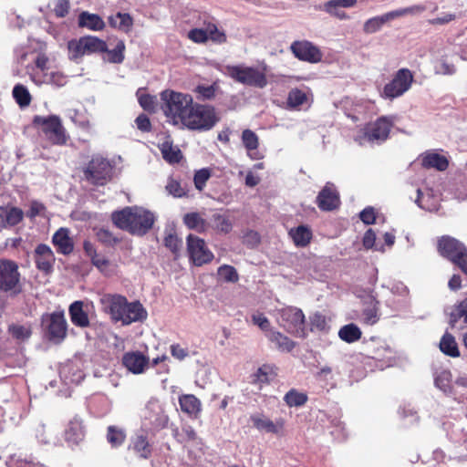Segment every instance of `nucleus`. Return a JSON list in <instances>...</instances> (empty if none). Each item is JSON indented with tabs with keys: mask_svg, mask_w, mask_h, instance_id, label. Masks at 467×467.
Returning <instances> with one entry per match:
<instances>
[{
	"mask_svg": "<svg viewBox=\"0 0 467 467\" xmlns=\"http://www.w3.org/2000/svg\"><path fill=\"white\" fill-rule=\"evenodd\" d=\"M99 303L102 312L114 324L119 323L126 327L133 323H143L148 317L146 308L139 300L129 302L124 296L119 294H105Z\"/></svg>",
	"mask_w": 467,
	"mask_h": 467,
	"instance_id": "1",
	"label": "nucleus"
},
{
	"mask_svg": "<svg viewBox=\"0 0 467 467\" xmlns=\"http://www.w3.org/2000/svg\"><path fill=\"white\" fill-rule=\"evenodd\" d=\"M111 218L118 228L138 235L145 234L152 227L155 220L152 213L137 206L114 212Z\"/></svg>",
	"mask_w": 467,
	"mask_h": 467,
	"instance_id": "2",
	"label": "nucleus"
},
{
	"mask_svg": "<svg viewBox=\"0 0 467 467\" xmlns=\"http://www.w3.org/2000/svg\"><path fill=\"white\" fill-rule=\"evenodd\" d=\"M161 109L173 125H183L188 112L193 103L192 97L188 94L166 89L161 93Z\"/></svg>",
	"mask_w": 467,
	"mask_h": 467,
	"instance_id": "3",
	"label": "nucleus"
},
{
	"mask_svg": "<svg viewBox=\"0 0 467 467\" xmlns=\"http://www.w3.org/2000/svg\"><path fill=\"white\" fill-rule=\"evenodd\" d=\"M140 418L142 431L152 436L165 429L169 423V416L165 411L163 402L155 397H151L146 401L140 410Z\"/></svg>",
	"mask_w": 467,
	"mask_h": 467,
	"instance_id": "4",
	"label": "nucleus"
},
{
	"mask_svg": "<svg viewBox=\"0 0 467 467\" xmlns=\"http://www.w3.org/2000/svg\"><path fill=\"white\" fill-rule=\"evenodd\" d=\"M393 124L392 117H380L358 130L354 136V140L360 146L381 144L388 140Z\"/></svg>",
	"mask_w": 467,
	"mask_h": 467,
	"instance_id": "5",
	"label": "nucleus"
},
{
	"mask_svg": "<svg viewBox=\"0 0 467 467\" xmlns=\"http://www.w3.org/2000/svg\"><path fill=\"white\" fill-rule=\"evenodd\" d=\"M217 121L213 107L192 103L182 126L191 130L206 131L213 129Z\"/></svg>",
	"mask_w": 467,
	"mask_h": 467,
	"instance_id": "6",
	"label": "nucleus"
},
{
	"mask_svg": "<svg viewBox=\"0 0 467 467\" xmlns=\"http://www.w3.org/2000/svg\"><path fill=\"white\" fill-rule=\"evenodd\" d=\"M23 290L21 275L16 262L0 259V291L16 296Z\"/></svg>",
	"mask_w": 467,
	"mask_h": 467,
	"instance_id": "7",
	"label": "nucleus"
},
{
	"mask_svg": "<svg viewBox=\"0 0 467 467\" xmlns=\"http://www.w3.org/2000/svg\"><path fill=\"white\" fill-rule=\"evenodd\" d=\"M438 251L467 275V248L457 239L444 235L438 241Z\"/></svg>",
	"mask_w": 467,
	"mask_h": 467,
	"instance_id": "8",
	"label": "nucleus"
},
{
	"mask_svg": "<svg viewBox=\"0 0 467 467\" xmlns=\"http://www.w3.org/2000/svg\"><path fill=\"white\" fill-rule=\"evenodd\" d=\"M112 170L106 158L95 155L83 170L84 179L95 185H104L110 180Z\"/></svg>",
	"mask_w": 467,
	"mask_h": 467,
	"instance_id": "9",
	"label": "nucleus"
},
{
	"mask_svg": "<svg viewBox=\"0 0 467 467\" xmlns=\"http://www.w3.org/2000/svg\"><path fill=\"white\" fill-rule=\"evenodd\" d=\"M33 122L42 126L43 133L52 144L61 146L67 143L68 136L58 116H35Z\"/></svg>",
	"mask_w": 467,
	"mask_h": 467,
	"instance_id": "10",
	"label": "nucleus"
},
{
	"mask_svg": "<svg viewBox=\"0 0 467 467\" xmlns=\"http://www.w3.org/2000/svg\"><path fill=\"white\" fill-rule=\"evenodd\" d=\"M41 326L44 336L54 343H60L67 336V324L62 312L43 315Z\"/></svg>",
	"mask_w": 467,
	"mask_h": 467,
	"instance_id": "11",
	"label": "nucleus"
},
{
	"mask_svg": "<svg viewBox=\"0 0 467 467\" xmlns=\"http://www.w3.org/2000/svg\"><path fill=\"white\" fill-rule=\"evenodd\" d=\"M226 74L235 81L246 86L263 88L267 85L265 73L255 67L228 66Z\"/></svg>",
	"mask_w": 467,
	"mask_h": 467,
	"instance_id": "12",
	"label": "nucleus"
},
{
	"mask_svg": "<svg viewBox=\"0 0 467 467\" xmlns=\"http://www.w3.org/2000/svg\"><path fill=\"white\" fill-rule=\"evenodd\" d=\"M413 78V74L410 69H399L392 79L384 86L381 97L389 100L401 97L410 88Z\"/></svg>",
	"mask_w": 467,
	"mask_h": 467,
	"instance_id": "13",
	"label": "nucleus"
},
{
	"mask_svg": "<svg viewBox=\"0 0 467 467\" xmlns=\"http://www.w3.org/2000/svg\"><path fill=\"white\" fill-rule=\"evenodd\" d=\"M277 321L288 333L305 335V315L299 308L288 306L278 311Z\"/></svg>",
	"mask_w": 467,
	"mask_h": 467,
	"instance_id": "14",
	"label": "nucleus"
},
{
	"mask_svg": "<svg viewBox=\"0 0 467 467\" xmlns=\"http://www.w3.org/2000/svg\"><path fill=\"white\" fill-rule=\"evenodd\" d=\"M186 241L190 259L195 265L201 266L213 259V254L209 250L203 239L189 234Z\"/></svg>",
	"mask_w": 467,
	"mask_h": 467,
	"instance_id": "15",
	"label": "nucleus"
},
{
	"mask_svg": "<svg viewBox=\"0 0 467 467\" xmlns=\"http://www.w3.org/2000/svg\"><path fill=\"white\" fill-rule=\"evenodd\" d=\"M290 49L294 56L302 61L317 63L322 59L319 48L306 40L293 42Z\"/></svg>",
	"mask_w": 467,
	"mask_h": 467,
	"instance_id": "16",
	"label": "nucleus"
},
{
	"mask_svg": "<svg viewBox=\"0 0 467 467\" xmlns=\"http://www.w3.org/2000/svg\"><path fill=\"white\" fill-rule=\"evenodd\" d=\"M188 37L195 43H204L209 38L219 44L226 41L225 34L219 31L216 25L211 22H209L205 27L190 30Z\"/></svg>",
	"mask_w": 467,
	"mask_h": 467,
	"instance_id": "17",
	"label": "nucleus"
},
{
	"mask_svg": "<svg viewBox=\"0 0 467 467\" xmlns=\"http://www.w3.org/2000/svg\"><path fill=\"white\" fill-rule=\"evenodd\" d=\"M254 427L259 431L279 435L282 433L285 426V420L276 419L275 421L263 413H254L250 416Z\"/></svg>",
	"mask_w": 467,
	"mask_h": 467,
	"instance_id": "18",
	"label": "nucleus"
},
{
	"mask_svg": "<svg viewBox=\"0 0 467 467\" xmlns=\"http://www.w3.org/2000/svg\"><path fill=\"white\" fill-rule=\"evenodd\" d=\"M339 202V195L335 185L327 182L317 197L318 208L322 211H332L338 207Z\"/></svg>",
	"mask_w": 467,
	"mask_h": 467,
	"instance_id": "19",
	"label": "nucleus"
},
{
	"mask_svg": "<svg viewBox=\"0 0 467 467\" xmlns=\"http://www.w3.org/2000/svg\"><path fill=\"white\" fill-rule=\"evenodd\" d=\"M59 377L65 385L69 386L80 383L83 380L85 374L78 362L67 361L61 366L59 369Z\"/></svg>",
	"mask_w": 467,
	"mask_h": 467,
	"instance_id": "20",
	"label": "nucleus"
},
{
	"mask_svg": "<svg viewBox=\"0 0 467 467\" xmlns=\"http://www.w3.org/2000/svg\"><path fill=\"white\" fill-rule=\"evenodd\" d=\"M55 260V254L48 245L40 244L36 247L35 262L38 270L46 274L50 273L53 270Z\"/></svg>",
	"mask_w": 467,
	"mask_h": 467,
	"instance_id": "21",
	"label": "nucleus"
},
{
	"mask_svg": "<svg viewBox=\"0 0 467 467\" xmlns=\"http://www.w3.org/2000/svg\"><path fill=\"white\" fill-rule=\"evenodd\" d=\"M449 324L451 328L462 329L467 325V298L448 308Z\"/></svg>",
	"mask_w": 467,
	"mask_h": 467,
	"instance_id": "22",
	"label": "nucleus"
},
{
	"mask_svg": "<svg viewBox=\"0 0 467 467\" xmlns=\"http://www.w3.org/2000/svg\"><path fill=\"white\" fill-rule=\"evenodd\" d=\"M123 366L133 374H141L149 364V358L139 351L128 352L122 358Z\"/></svg>",
	"mask_w": 467,
	"mask_h": 467,
	"instance_id": "23",
	"label": "nucleus"
},
{
	"mask_svg": "<svg viewBox=\"0 0 467 467\" xmlns=\"http://www.w3.org/2000/svg\"><path fill=\"white\" fill-rule=\"evenodd\" d=\"M150 433L142 431V428L135 433L131 439L130 448L134 451L140 458L147 459L151 453V445L149 441Z\"/></svg>",
	"mask_w": 467,
	"mask_h": 467,
	"instance_id": "24",
	"label": "nucleus"
},
{
	"mask_svg": "<svg viewBox=\"0 0 467 467\" xmlns=\"http://www.w3.org/2000/svg\"><path fill=\"white\" fill-rule=\"evenodd\" d=\"M67 228H59L52 236V243L56 246L57 253L68 255L74 250V242L69 235Z\"/></svg>",
	"mask_w": 467,
	"mask_h": 467,
	"instance_id": "25",
	"label": "nucleus"
},
{
	"mask_svg": "<svg viewBox=\"0 0 467 467\" xmlns=\"http://www.w3.org/2000/svg\"><path fill=\"white\" fill-rule=\"evenodd\" d=\"M364 350L371 358L379 360L389 358L392 354L391 349L383 340L375 337L364 342Z\"/></svg>",
	"mask_w": 467,
	"mask_h": 467,
	"instance_id": "26",
	"label": "nucleus"
},
{
	"mask_svg": "<svg viewBox=\"0 0 467 467\" xmlns=\"http://www.w3.org/2000/svg\"><path fill=\"white\" fill-rule=\"evenodd\" d=\"M85 437V428L82 420L75 416L65 430V440L69 445L78 444Z\"/></svg>",
	"mask_w": 467,
	"mask_h": 467,
	"instance_id": "27",
	"label": "nucleus"
},
{
	"mask_svg": "<svg viewBox=\"0 0 467 467\" xmlns=\"http://www.w3.org/2000/svg\"><path fill=\"white\" fill-rule=\"evenodd\" d=\"M338 376L339 371L328 365L317 366V370L314 374L315 379L327 389L336 388Z\"/></svg>",
	"mask_w": 467,
	"mask_h": 467,
	"instance_id": "28",
	"label": "nucleus"
},
{
	"mask_svg": "<svg viewBox=\"0 0 467 467\" xmlns=\"http://www.w3.org/2000/svg\"><path fill=\"white\" fill-rule=\"evenodd\" d=\"M233 230V222L229 216L214 213L208 218V232L227 234Z\"/></svg>",
	"mask_w": 467,
	"mask_h": 467,
	"instance_id": "29",
	"label": "nucleus"
},
{
	"mask_svg": "<svg viewBox=\"0 0 467 467\" xmlns=\"http://www.w3.org/2000/svg\"><path fill=\"white\" fill-rule=\"evenodd\" d=\"M31 79L36 85L48 84L63 87L67 84V76L59 71L50 70L47 73L31 74Z\"/></svg>",
	"mask_w": 467,
	"mask_h": 467,
	"instance_id": "30",
	"label": "nucleus"
},
{
	"mask_svg": "<svg viewBox=\"0 0 467 467\" xmlns=\"http://www.w3.org/2000/svg\"><path fill=\"white\" fill-rule=\"evenodd\" d=\"M242 142L252 160H262L264 154L258 150L259 138L253 130L246 129L242 132Z\"/></svg>",
	"mask_w": 467,
	"mask_h": 467,
	"instance_id": "31",
	"label": "nucleus"
},
{
	"mask_svg": "<svg viewBox=\"0 0 467 467\" xmlns=\"http://www.w3.org/2000/svg\"><path fill=\"white\" fill-rule=\"evenodd\" d=\"M24 218V212L18 207L0 208V225L4 228L18 224Z\"/></svg>",
	"mask_w": 467,
	"mask_h": 467,
	"instance_id": "32",
	"label": "nucleus"
},
{
	"mask_svg": "<svg viewBox=\"0 0 467 467\" xmlns=\"http://www.w3.org/2000/svg\"><path fill=\"white\" fill-rule=\"evenodd\" d=\"M379 301L375 297H369L361 313V322L368 326H373L379 320Z\"/></svg>",
	"mask_w": 467,
	"mask_h": 467,
	"instance_id": "33",
	"label": "nucleus"
},
{
	"mask_svg": "<svg viewBox=\"0 0 467 467\" xmlns=\"http://www.w3.org/2000/svg\"><path fill=\"white\" fill-rule=\"evenodd\" d=\"M265 337L281 352H290L296 346L293 340L275 329L268 331Z\"/></svg>",
	"mask_w": 467,
	"mask_h": 467,
	"instance_id": "34",
	"label": "nucleus"
},
{
	"mask_svg": "<svg viewBox=\"0 0 467 467\" xmlns=\"http://www.w3.org/2000/svg\"><path fill=\"white\" fill-rule=\"evenodd\" d=\"M179 404L182 411L192 418H197L201 411V401L192 394H183L180 396Z\"/></svg>",
	"mask_w": 467,
	"mask_h": 467,
	"instance_id": "35",
	"label": "nucleus"
},
{
	"mask_svg": "<svg viewBox=\"0 0 467 467\" xmlns=\"http://www.w3.org/2000/svg\"><path fill=\"white\" fill-rule=\"evenodd\" d=\"M183 223L191 230L199 234L208 233V218H203L199 213L192 212L184 214Z\"/></svg>",
	"mask_w": 467,
	"mask_h": 467,
	"instance_id": "36",
	"label": "nucleus"
},
{
	"mask_svg": "<svg viewBox=\"0 0 467 467\" xmlns=\"http://www.w3.org/2000/svg\"><path fill=\"white\" fill-rule=\"evenodd\" d=\"M69 316L71 322L78 327H87L89 326L88 314L83 309L82 301H75L69 306Z\"/></svg>",
	"mask_w": 467,
	"mask_h": 467,
	"instance_id": "37",
	"label": "nucleus"
},
{
	"mask_svg": "<svg viewBox=\"0 0 467 467\" xmlns=\"http://www.w3.org/2000/svg\"><path fill=\"white\" fill-rule=\"evenodd\" d=\"M394 19L392 11L381 16H373L364 23L363 31L365 34H374L379 31L386 23Z\"/></svg>",
	"mask_w": 467,
	"mask_h": 467,
	"instance_id": "38",
	"label": "nucleus"
},
{
	"mask_svg": "<svg viewBox=\"0 0 467 467\" xmlns=\"http://www.w3.org/2000/svg\"><path fill=\"white\" fill-rule=\"evenodd\" d=\"M322 416L327 419V427L331 429L330 433L336 440L343 441L347 438L345 424L337 415L322 413Z\"/></svg>",
	"mask_w": 467,
	"mask_h": 467,
	"instance_id": "39",
	"label": "nucleus"
},
{
	"mask_svg": "<svg viewBox=\"0 0 467 467\" xmlns=\"http://www.w3.org/2000/svg\"><path fill=\"white\" fill-rule=\"evenodd\" d=\"M288 234L297 247H306L312 239V232L306 225L292 228Z\"/></svg>",
	"mask_w": 467,
	"mask_h": 467,
	"instance_id": "40",
	"label": "nucleus"
},
{
	"mask_svg": "<svg viewBox=\"0 0 467 467\" xmlns=\"http://www.w3.org/2000/svg\"><path fill=\"white\" fill-rule=\"evenodd\" d=\"M78 26L90 30L99 31L103 29L105 23L98 15L82 12L78 16Z\"/></svg>",
	"mask_w": 467,
	"mask_h": 467,
	"instance_id": "41",
	"label": "nucleus"
},
{
	"mask_svg": "<svg viewBox=\"0 0 467 467\" xmlns=\"http://www.w3.org/2000/svg\"><path fill=\"white\" fill-rule=\"evenodd\" d=\"M448 165L447 159L436 152H428L422 157V166L425 168H435L442 171L448 168Z\"/></svg>",
	"mask_w": 467,
	"mask_h": 467,
	"instance_id": "42",
	"label": "nucleus"
},
{
	"mask_svg": "<svg viewBox=\"0 0 467 467\" xmlns=\"http://www.w3.org/2000/svg\"><path fill=\"white\" fill-rule=\"evenodd\" d=\"M362 332L354 323L343 326L338 331V337L347 343H354L360 339Z\"/></svg>",
	"mask_w": 467,
	"mask_h": 467,
	"instance_id": "43",
	"label": "nucleus"
},
{
	"mask_svg": "<svg viewBox=\"0 0 467 467\" xmlns=\"http://www.w3.org/2000/svg\"><path fill=\"white\" fill-rule=\"evenodd\" d=\"M82 42L84 48L86 49L87 55L92 53H103L107 51L106 42L102 39H99L97 36H82Z\"/></svg>",
	"mask_w": 467,
	"mask_h": 467,
	"instance_id": "44",
	"label": "nucleus"
},
{
	"mask_svg": "<svg viewBox=\"0 0 467 467\" xmlns=\"http://www.w3.org/2000/svg\"><path fill=\"white\" fill-rule=\"evenodd\" d=\"M440 349L445 355L450 357L456 358L460 356V352L455 338L449 333H445L441 337L440 342Z\"/></svg>",
	"mask_w": 467,
	"mask_h": 467,
	"instance_id": "45",
	"label": "nucleus"
},
{
	"mask_svg": "<svg viewBox=\"0 0 467 467\" xmlns=\"http://www.w3.org/2000/svg\"><path fill=\"white\" fill-rule=\"evenodd\" d=\"M434 71L440 75H453L456 72V67L451 58L442 56L435 62Z\"/></svg>",
	"mask_w": 467,
	"mask_h": 467,
	"instance_id": "46",
	"label": "nucleus"
},
{
	"mask_svg": "<svg viewBox=\"0 0 467 467\" xmlns=\"http://www.w3.org/2000/svg\"><path fill=\"white\" fill-rule=\"evenodd\" d=\"M162 157L170 163H178L182 158L181 150L172 146L171 143L165 141L161 147Z\"/></svg>",
	"mask_w": 467,
	"mask_h": 467,
	"instance_id": "47",
	"label": "nucleus"
},
{
	"mask_svg": "<svg viewBox=\"0 0 467 467\" xmlns=\"http://www.w3.org/2000/svg\"><path fill=\"white\" fill-rule=\"evenodd\" d=\"M284 400L288 407H300L307 401V396L296 389H291L284 396Z\"/></svg>",
	"mask_w": 467,
	"mask_h": 467,
	"instance_id": "48",
	"label": "nucleus"
},
{
	"mask_svg": "<svg viewBox=\"0 0 467 467\" xmlns=\"http://www.w3.org/2000/svg\"><path fill=\"white\" fill-rule=\"evenodd\" d=\"M126 439L125 431L116 426H109L107 431V441L112 447L120 446Z\"/></svg>",
	"mask_w": 467,
	"mask_h": 467,
	"instance_id": "49",
	"label": "nucleus"
},
{
	"mask_svg": "<svg viewBox=\"0 0 467 467\" xmlns=\"http://www.w3.org/2000/svg\"><path fill=\"white\" fill-rule=\"evenodd\" d=\"M13 97L21 107H27L31 102V95L28 89L22 84H16L13 88Z\"/></svg>",
	"mask_w": 467,
	"mask_h": 467,
	"instance_id": "50",
	"label": "nucleus"
},
{
	"mask_svg": "<svg viewBox=\"0 0 467 467\" xmlns=\"http://www.w3.org/2000/svg\"><path fill=\"white\" fill-rule=\"evenodd\" d=\"M68 57L71 60L78 61L84 55H87L86 49L84 48L82 37L78 40H70L67 43Z\"/></svg>",
	"mask_w": 467,
	"mask_h": 467,
	"instance_id": "51",
	"label": "nucleus"
},
{
	"mask_svg": "<svg viewBox=\"0 0 467 467\" xmlns=\"http://www.w3.org/2000/svg\"><path fill=\"white\" fill-rule=\"evenodd\" d=\"M124 42L119 41L113 49L105 51L107 54L104 58L110 63L119 64L124 60Z\"/></svg>",
	"mask_w": 467,
	"mask_h": 467,
	"instance_id": "52",
	"label": "nucleus"
},
{
	"mask_svg": "<svg viewBox=\"0 0 467 467\" xmlns=\"http://www.w3.org/2000/svg\"><path fill=\"white\" fill-rule=\"evenodd\" d=\"M109 22L111 26L125 31L128 30L132 24L130 16L126 13H118L117 15L110 16Z\"/></svg>",
	"mask_w": 467,
	"mask_h": 467,
	"instance_id": "53",
	"label": "nucleus"
},
{
	"mask_svg": "<svg viewBox=\"0 0 467 467\" xmlns=\"http://www.w3.org/2000/svg\"><path fill=\"white\" fill-rule=\"evenodd\" d=\"M165 188L168 193L175 198H182L188 196V190L186 187L172 178L169 179Z\"/></svg>",
	"mask_w": 467,
	"mask_h": 467,
	"instance_id": "54",
	"label": "nucleus"
},
{
	"mask_svg": "<svg viewBox=\"0 0 467 467\" xmlns=\"http://www.w3.org/2000/svg\"><path fill=\"white\" fill-rule=\"evenodd\" d=\"M393 296L401 297L399 300L398 305L395 306L396 309L404 307L408 304L409 289L403 283H395L390 289Z\"/></svg>",
	"mask_w": 467,
	"mask_h": 467,
	"instance_id": "55",
	"label": "nucleus"
},
{
	"mask_svg": "<svg viewBox=\"0 0 467 467\" xmlns=\"http://www.w3.org/2000/svg\"><path fill=\"white\" fill-rule=\"evenodd\" d=\"M418 197L415 201L417 205L426 211L429 212H437L438 205L431 201V195L428 193L427 195L423 194L420 189L417 191Z\"/></svg>",
	"mask_w": 467,
	"mask_h": 467,
	"instance_id": "56",
	"label": "nucleus"
},
{
	"mask_svg": "<svg viewBox=\"0 0 467 467\" xmlns=\"http://www.w3.org/2000/svg\"><path fill=\"white\" fill-rule=\"evenodd\" d=\"M217 274L219 277L225 282L235 283L239 278L236 269L229 265H223L220 266L218 268Z\"/></svg>",
	"mask_w": 467,
	"mask_h": 467,
	"instance_id": "57",
	"label": "nucleus"
},
{
	"mask_svg": "<svg viewBox=\"0 0 467 467\" xmlns=\"http://www.w3.org/2000/svg\"><path fill=\"white\" fill-rule=\"evenodd\" d=\"M306 101V94L304 91L298 88H293L289 91L287 97V104L291 108H297L303 105Z\"/></svg>",
	"mask_w": 467,
	"mask_h": 467,
	"instance_id": "58",
	"label": "nucleus"
},
{
	"mask_svg": "<svg viewBox=\"0 0 467 467\" xmlns=\"http://www.w3.org/2000/svg\"><path fill=\"white\" fill-rule=\"evenodd\" d=\"M426 9H427V7L424 5H415L408 6L405 8L393 10L392 14H393L394 18L396 19L400 16H417V15H420L422 12H424Z\"/></svg>",
	"mask_w": 467,
	"mask_h": 467,
	"instance_id": "59",
	"label": "nucleus"
},
{
	"mask_svg": "<svg viewBox=\"0 0 467 467\" xmlns=\"http://www.w3.org/2000/svg\"><path fill=\"white\" fill-rule=\"evenodd\" d=\"M164 245L174 254H178L182 247V241L174 233H169L164 238Z\"/></svg>",
	"mask_w": 467,
	"mask_h": 467,
	"instance_id": "60",
	"label": "nucleus"
},
{
	"mask_svg": "<svg viewBox=\"0 0 467 467\" xmlns=\"http://www.w3.org/2000/svg\"><path fill=\"white\" fill-rule=\"evenodd\" d=\"M451 381V373L447 370L441 371L435 378V385L441 390H442L446 394H450L451 391V387L450 385Z\"/></svg>",
	"mask_w": 467,
	"mask_h": 467,
	"instance_id": "61",
	"label": "nucleus"
},
{
	"mask_svg": "<svg viewBox=\"0 0 467 467\" xmlns=\"http://www.w3.org/2000/svg\"><path fill=\"white\" fill-rule=\"evenodd\" d=\"M211 177V171L207 168L197 171L193 177L194 186L198 191H202L206 185L207 181Z\"/></svg>",
	"mask_w": 467,
	"mask_h": 467,
	"instance_id": "62",
	"label": "nucleus"
},
{
	"mask_svg": "<svg viewBox=\"0 0 467 467\" xmlns=\"http://www.w3.org/2000/svg\"><path fill=\"white\" fill-rule=\"evenodd\" d=\"M91 263L94 266H96L102 274L106 275H109L113 273L111 269V265L108 259L99 254L95 255L91 259Z\"/></svg>",
	"mask_w": 467,
	"mask_h": 467,
	"instance_id": "63",
	"label": "nucleus"
},
{
	"mask_svg": "<svg viewBox=\"0 0 467 467\" xmlns=\"http://www.w3.org/2000/svg\"><path fill=\"white\" fill-rule=\"evenodd\" d=\"M96 235L98 240L105 245H113L119 242V239L106 228L99 229Z\"/></svg>",
	"mask_w": 467,
	"mask_h": 467,
	"instance_id": "64",
	"label": "nucleus"
}]
</instances>
